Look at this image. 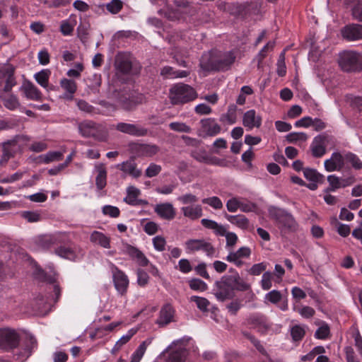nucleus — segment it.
<instances>
[{"mask_svg":"<svg viewBox=\"0 0 362 362\" xmlns=\"http://www.w3.org/2000/svg\"><path fill=\"white\" fill-rule=\"evenodd\" d=\"M177 200L184 205L180 211L185 218L192 221L199 219L203 216L202 207L199 204H194L198 201V197L191 193H187L179 196Z\"/></svg>","mask_w":362,"mask_h":362,"instance_id":"obj_1","label":"nucleus"},{"mask_svg":"<svg viewBox=\"0 0 362 362\" xmlns=\"http://www.w3.org/2000/svg\"><path fill=\"white\" fill-rule=\"evenodd\" d=\"M197 98L196 90L187 84L177 83L170 89V99L173 105L187 103Z\"/></svg>","mask_w":362,"mask_h":362,"instance_id":"obj_2","label":"nucleus"},{"mask_svg":"<svg viewBox=\"0 0 362 362\" xmlns=\"http://www.w3.org/2000/svg\"><path fill=\"white\" fill-rule=\"evenodd\" d=\"M339 64L344 71L362 69V55L354 51H344L339 54Z\"/></svg>","mask_w":362,"mask_h":362,"instance_id":"obj_3","label":"nucleus"},{"mask_svg":"<svg viewBox=\"0 0 362 362\" xmlns=\"http://www.w3.org/2000/svg\"><path fill=\"white\" fill-rule=\"evenodd\" d=\"M184 246L187 253H194L202 251L210 257H217L216 250L211 243L204 238L189 239L185 242Z\"/></svg>","mask_w":362,"mask_h":362,"instance_id":"obj_4","label":"nucleus"},{"mask_svg":"<svg viewBox=\"0 0 362 362\" xmlns=\"http://www.w3.org/2000/svg\"><path fill=\"white\" fill-rule=\"evenodd\" d=\"M213 291L219 301L223 302L234 297V288L227 276H223L219 281L215 282Z\"/></svg>","mask_w":362,"mask_h":362,"instance_id":"obj_5","label":"nucleus"},{"mask_svg":"<svg viewBox=\"0 0 362 362\" xmlns=\"http://www.w3.org/2000/svg\"><path fill=\"white\" fill-rule=\"evenodd\" d=\"M110 270L116 291L120 296H125L129 284L127 275L113 264H110Z\"/></svg>","mask_w":362,"mask_h":362,"instance_id":"obj_6","label":"nucleus"},{"mask_svg":"<svg viewBox=\"0 0 362 362\" xmlns=\"http://www.w3.org/2000/svg\"><path fill=\"white\" fill-rule=\"evenodd\" d=\"M19 339V335L13 329H0V348L2 349L8 351L17 347Z\"/></svg>","mask_w":362,"mask_h":362,"instance_id":"obj_7","label":"nucleus"},{"mask_svg":"<svg viewBox=\"0 0 362 362\" xmlns=\"http://www.w3.org/2000/svg\"><path fill=\"white\" fill-rule=\"evenodd\" d=\"M66 243L61 244L54 250V253L57 256L71 261H75L82 256V251L79 247Z\"/></svg>","mask_w":362,"mask_h":362,"instance_id":"obj_8","label":"nucleus"},{"mask_svg":"<svg viewBox=\"0 0 362 362\" xmlns=\"http://www.w3.org/2000/svg\"><path fill=\"white\" fill-rule=\"evenodd\" d=\"M180 341L173 342L165 351H163L160 357H165V354L170 351L168 355V362H183L187 356V351L185 348L179 346L176 347Z\"/></svg>","mask_w":362,"mask_h":362,"instance_id":"obj_9","label":"nucleus"},{"mask_svg":"<svg viewBox=\"0 0 362 362\" xmlns=\"http://www.w3.org/2000/svg\"><path fill=\"white\" fill-rule=\"evenodd\" d=\"M66 240H68L67 234L59 232L39 237L38 245L44 249H48L55 245L64 243Z\"/></svg>","mask_w":362,"mask_h":362,"instance_id":"obj_10","label":"nucleus"},{"mask_svg":"<svg viewBox=\"0 0 362 362\" xmlns=\"http://www.w3.org/2000/svg\"><path fill=\"white\" fill-rule=\"evenodd\" d=\"M132 150L139 157H153L160 152V148L151 143H136L132 144Z\"/></svg>","mask_w":362,"mask_h":362,"instance_id":"obj_11","label":"nucleus"},{"mask_svg":"<svg viewBox=\"0 0 362 362\" xmlns=\"http://www.w3.org/2000/svg\"><path fill=\"white\" fill-rule=\"evenodd\" d=\"M115 129L120 132L136 137L145 136L148 132L146 128L141 125L125 122L118 123Z\"/></svg>","mask_w":362,"mask_h":362,"instance_id":"obj_12","label":"nucleus"},{"mask_svg":"<svg viewBox=\"0 0 362 362\" xmlns=\"http://www.w3.org/2000/svg\"><path fill=\"white\" fill-rule=\"evenodd\" d=\"M235 54L233 51L221 52L216 50V71H226L235 62Z\"/></svg>","mask_w":362,"mask_h":362,"instance_id":"obj_13","label":"nucleus"},{"mask_svg":"<svg viewBox=\"0 0 362 362\" xmlns=\"http://www.w3.org/2000/svg\"><path fill=\"white\" fill-rule=\"evenodd\" d=\"M250 255V248L244 246L240 247L236 251H229L226 259L229 262L233 263L236 267H240L244 264L243 259L249 258Z\"/></svg>","mask_w":362,"mask_h":362,"instance_id":"obj_14","label":"nucleus"},{"mask_svg":"<svg viewBox=\"0 0 362 362\" xmlns=\"http://www.w3.org/2000/svg\"><path fill=\"white\" fill-rule=\"evenodd\" d=\"M344 154L334 152L331 157L324 162L325 168L327 172L340 171L344 166Z\"/></svg>","mask_w":362,"mask_h":362,"instance_id":"obj_15","label":"nucleus"},{"mask_svg":"<svg viewBox=\"0 0 362 362\" xmlns=\"http://www.w3.org/2000/svg\"><path fill=\"white\" fill-rule=\"evenodd\" d=\"M99 126L91 120H85L78 124V129L80 134L86 138L93 137L98 138V132L99 131ZM103 141V139H99Z\"/></svg>","mask_w":362,"mask_h":362,"instance_id":"obj_16","label":"nucleus"},{"mask_svg":"<svg viewBox=\"0 0 362 362\" xmlns=\"http://www.w3.org/2000/svg\"><path fill=\"white\" fill-rule=\"evenodd\" d=\"M247 324L251 328L262 334L266 333L270 328V324L263 315H252L247 319Z\"/></svg>","mask_w":362,"mask_h":362,"instance_id":"obj_17","label":"nucleus"},{"mask_svg":"<svg viewBox=\"0 0 362 362\" xmlns=\"http://www.w3.org/2000/svg\"><path fill=\"white\" fill-rule=\"evenodd\" d=\"M24 96L28 99L35 101L42 100V93L40 90L30 81H25L23 83L20 88Z\"/></svg>","mask_w":362,"mask_h":362,"instance_id":"obj_18","label":"nucleus"},{"mask_svg":"<svg viewBox=\"0 0 362 362\" xmlns=\"http://www.w3.org/2000/svg\"><path fill=\"white\" fill-rule=\"evenodd\" d=\"M243 124L249 130L259 128L262 125V117L256 114L255 110H250L243 115Z\"/></svg>","mask_w":362,"mask_h":362,"instance_id":"obj_19","label":"nucleus"},{"mask_svg":"<svg viewBox=\"0 0 362 362\" xmlns=\"http://www.w3.org/2000/svg\"><path fill=\"white\" fill-rule=\"evenodd\" d=\"M341 34L349 41L362 40V25H348L343 28Z\"/></svg>","mask_w":362,"mask_h":362,"instance_id":"obj_20","label":"nucleus"},{"mask_svg":"<svg viewBox=\"0 0 362 362\" xmlns=\"http://www.w3.org/2000/svg\"><path fill=\"white\" fill-rule=\"evenodd\" d=\"M123 251L125 254L129 255L132 259L136 260L140 266L145 267L148 264V259L145 256V255L138 248L129 244H126L124 246Z\"/></svg>","mask_w":362,"mask_h":362,"instance_id":"obj_21","label":"nucleus"},{"mask_svg":"<svg viewBox=\"0 0 362 362\" xmlns=\"http://www.w3.org/2000/svg\"><path fill=\"white\" fill-rule=\"evenodd\" d=\"M216 50H213L202 54L199 64L204 71H216Z\"/></svg>","mask_w":362,"mask_h":362,"instance_id":"obj_22","label":"nucleus"},{"mask_svg":"<svg viewBox=\"0 0 362 362\" xmlns=\"http://www.w3.org/2000/svg\"><path fill=\"white\" fill-rule=\"evenodd\" d=\"M154 211L162 218L173 220L176 215V211L173 204L169 202L156 204Z\"/></svg>","mask_w":362,"mask_h":362,"instance_id":"obj_23","label":"nucleus"},{"mask_svg":"<svg viewBox=\"0 0 362 362\" xmlns=\"http://www.w3.org/2000/svg\"><path fill=\"white\" fill-rule=\"evenodd\" d=\"M116 167L124 174L129 175L134 178H138L142 174L141 170L137 168L136 163L132 160H128L120 164H117Z\"/></svg>","mask_w":362,"mask_h":362,"instance_id":"obj_24","label":"nucleus"},{"mask_svg":"<svg viewBox=\"0 0 362 362\" xmlns=\"http://www.w3.org/2000/svg\"><path fill=\"white\" fill-rule=\"evenodd\" d=\"M175 8H171L166 12V17L172 21L180 19L182 14L187 13L189 11L187 2L175 0Z\"/></svg>","mask_w":362,"mask_h":362,"instance_id":"obj_25","label":"nucleus"},{"mask_svg":"<svg viewBox=\"0 0 362 362\" xmlns=\"http://www.w3.org/2000/svg\"><path fill=\"white\" fill-rule=\"evenodd\" d=\"M326 137L324 136H315L310 145L312 154L315 158H320L326 153Z\"/></svg>","mask_w":362,"mask_h":362,"instance_id":"obj_26","label":"nucleus"},{"mask_svg":"<svg viewBox=\"0 0 362 362\" xmlns=\"http://www.w3.org/2000/svg\"><path fill=\"white\" fill-rule=\"evenodd\" d=\"M174 313V309L170 305H165L160 311L159 317L156 320V324L161 327L167 325L173 320Z\"/></svg>","mask_w":362,"mask_h":362,"instance_id":"obj_27","label":"nucleus"},{"mask_svg":"<svg viewBox=\"0 0 362 362\" xmlns=\"http://www.w3.org/2000/svg\"><path fill=\"white\" fill-rule=\"evenodd\" d=\"M202 129L206 136H214L221 131V126L214 119L208 118L201 121Z\"/></svg>","mask_w":362,"mask_h":362,"instance_id":"obj_28","label":"nucleus"},{"mask_svg":"<svg viewBox=\"0 0 362 362\" xmlns=\"http://www.w3.org/2000/svg\"><path fill=\"white\" fill-rule=\"evenodd\" d=\"M60 86L65 90L62 98L68 100H73L74 95L77 90L76 83L73 80L64 78L60 81Z\"/></svg>","mask_w":362,"mask_h":362,"instance_id":"obj_29","label":"nucleus"},{"mask_svg":"<svg viewBox=\"0 0 362 362\" xmlns=\"http://www.w3.org/2000/svg\"><path fill=\"white\" fill-rule=\"evenodd\" d=\"M90 241L101 247L109 249L110 248V237L105 233L94 230L90 235Z\"/></svg>","mask_w":362,"mask_h":362,"instance_id":"obj_30","label":"nucleus"},{"mask_svg":"<svg viewBox=\"0 0 362 362\" xmlns=\"http://www.w3.org/2000/svg\"><path fill=\"white\" fill-rule=\"evenodd\" d=\"M237 110L238 108L235 105H229L227 112L220 116L219 121L228 125L235 124L238 119Z\"/></svg>","mask_w":362,"mask_h":362,"instance_id":"obj_31","label":"nucleus"},{"mask_svg":"<svg viewBox=\"0 0 362 362\" xmlns=\"http://www.w3.org/2000/svg\"><path fill=\"white\" fill-rule=\"evenodd\" d=\"M98 175L95 178V185L98 190H102L107 184V170L103 164H98L95 165Z\"/></svg>","mask_w":362,"mask_h":362,"instance_id":"obj_32","label":"nucleus"},{"mask_svg":"<svg viewBox=\"0 0 362 362\" xmlns=\"http://www.w3.org/2000/svg\"><path fill=\"white\" fill-rule=\"evenodd\" d=\"M224 216L230 223L235 225L240 228L247 229L249 226V221L244 215L233 216L226 214Z\"/></svg>","mask_w":362,"mask_h":362,"instance_id":"obj_33","label":"nucleus"},{"mask_svg":"<svg viewBox=\"0 0 362 362\" xmlns=\"http://www.w3.org/2000/svg\"><path fill=\"white\" fill-rule=\"evenodd\" d=\"M115 66L118 71L127 74L132 70V62L128 57L125 56H118L116 59Z\"/></svg>","mask_w":362,"mask_h":362,"instance_id":"obj_34","label":"nucleus"},{"mask_svg":"<svg viewBox=\"0 0 362 362\" xmlns=\"http://www.w3.org/2000/svg\"><path fill=\"white\" fill-rule=\"evenodd\" d=\"M50 71L49 69H43L34 75V78L42 87L46 88L47 90H53V86L49 87V78L50 76Z\"/></svg>","mask_w":362,"mask_h":362,"instance_id":"obj_35","label":"nucleus"},{"mask_svg":"<svg viewBox=\"0 0 362 362\" xmlns=\"http://www.w3.org/2000/svg\"><path fill=\"white\" fill-rule=\"evenodd\" d=\"M140 194L141 192L138 188L134 186H129L127 188V196L124 198V201L129 205H136L139 203L137 198Z\"/></svg>","mask_w":362,"mask_h":362,"instance_id":"obj_36","label":"nucleus"},{"mask_svg":"<svg viewBox=\"0 0 362 362\" xmlns=\"http://www.w3.org/2000/svg\"><path fill=\"white\" fill-rule=\"evenodd\" d=\"M76 18L75 16H70L69 19L63 21L60 25V31L64 35H70L72 34L74 27L76 25Z\"/></svg>","mask_w":362,"mask_h":362,"instance_id":"obj_37","label":"nucleus"},{"mask_svg":"<svg viewBox=\"0 0 362 362\" xmlns=\"http://www.w3.org/2000/svg\"><path fill=\"white\" fill-rule=\"evenodd\" d=\"M202 225L208 228L214 230V233L216 235H220L224 234V228L225 226L218 223L215 221L207 219V218H203L201 221Z\"/></svg>","mask_w":362,"mask_h":362,"instance_id":"obj_38","label":"nucleus"},{"mask_svg":"<svg viewBox=\"0 0 362 362\" xmlns=\"http://www.w3.org/2000/svg\"><path fill=\"white\" fill-rule=\"evenodd\" d=\"M64 152L61 151H49L45 154L39 156L40 162L45 164H48L54 161H59L62 160Z\"/></svg>","mask_w":362,"mask_h":362,"instance_id":"obj_39","label":"nucleus"},{"mask_svg":"<svg viewBox=\"0 0 362 362\" xmlns=\"http://www.w3.org/2000/svg\"><path fill=\"white\" fill-rule=\"evenodd\" d=\"M160 74L166 78H176L187 76L188 72L186 71H175L170 66H165L161 69Z\"/></svg>","mask_w":362,"mask_h":362,"instance_id":"obj_40","label":"nucleus"},{"mask_svg":"<svg viewBox=\"0 0 362 362\" xmlns=\"http://www.w3.org/2000/svg\"><path fill=\"white\" fill-rule=\"evenodd\" d=\"M4 105L10 110H15L21 107V103L16 95L9 94L2 98Z\"/></svg>","mask_w":362,"mask_h":362,"instance_id":"obj_41","label":"nucleus"},{"mask_svg":"<svg viewBox=\"0 0 362 362\" xmlns=\"http://www.w3.org/2000/svg\"><path fill=\"white\" fill-rule=\"evenodd\" d=\"M137 332V329L132 328L129 329L126 334L123 335L115 344L112 352L118 351L124 344H126L131 338Z\"/></svg>","mask_w":362,"mask_h":362,"instance_id":"obj_42","label":"nucleus"},{"mask_svg":"<svg viewBox=\"0 0 362 362\" xmlns=\"http://www.w3.org/2000/svg\"><path fill=\"white\" fill-rule=\"evenodd\" d=\"M283 227L291 230L295 231L298 228V223L294 219L293 216L286 212L284 218L279 222Z\"/></svg>","mask_w":362,"mask_h":362,"instance_id":"obj_43","label":"nucleus"},{"mask_svg":"<svg viewBox=\"0 0 362 362\" xmlns=\"http://www.w3.org/2000/svg\"><path fill=\"white\" fill-rule=\"evenodd\" d=\"M37 346V340L33 336L26 338L23 352L21 354V359L27 358L31 354L32 350Z\"/></svg>","mask_w":362,"mask_h":362,"instance_id":"obj_44","label":"nucleus"},{"mask_svg":"<svg viewBox=\"0 0 362 362\" xmlns=\"http://www.w3.org/2000/svg\"><path fill=\"white\" fill-rule=\"evenodd\" d=\"M344 161L345 163H350L356 170H360L362 168V161L356 154L353 153H346L344 154Z\"/></svg>","mask_w":362,"mask_h":362,"instance_id":"obj_45","label":"nucleus"},{"mask_svg":"<svg viewBox=\"0 0 362 362\" xmlns=\"http://www.w3.org/2000/svg\"><path fill=\"white\" fill-rule=\"evenodd\" d=\"M189 288L196 291L203 292L207 290V284L202 280L197 278L192 279L189 281Z\"/></svg>","mask_w":362,"mask_h":362,"instance_id":"obj_46","label":"nucleus"},{"mask_svg":"<svg viewBox=\"0 0 362 362\" xmlns=\"http://www.w3.org/2000/svg\"><path fill=\"white\" fill-rule=\"evenodd\" d=\"M190 300L196 303L197 307L202 312L208 311L210 302L204 297L193 296L190 298Z\"/></svg>","mask_w":362,"mask_h":362,"instance_id":"obj_47","label":"nucleus"},{"mask_svg":"<svg viewBox=\"0 0 362 362\" xmlns=\"http://www.w3.org/2000/svg\"><path fill=\"white\" fill-rule=\"evenodd\" d=\"M220 236H225L226 239V247L227 248L232 249L236 245L238 238L235 233L227 231L226 228H224V234L220 235Z\"/></svg>","mask_w":362,"mask_h":362,"instance_id":"obj_48","label":"nucleus"},{"mask_svg":"<svg viewBox=\"0 0 362 362\" xmlns=\"http://www.w3.org/2000/svg\"><path fill=\"white\" fill-rule=\"evenodd\" d=\"M203 204H208L216 210H219L223 208V203L220 198L214 196L208 198H204L202 200Z\"/></svg>","mask_w":362,"mask_h":362,"instance_id":"obj_49","label":"nucleus"},{"mask_svg":"<svg viewBox=\"0 0 362 362\" xmlns=\"http://www.w3.org/2000/svg\"><path fill=\"white\" fill-rule=\"evenodd\" d=\"M170 129L177 132L190 133L192 129L189 126L183 122H174L169 124Z\"/></svg>","mask_w":362,"mask_h":362,"instance_id":"obj_50","label":"nucleus"},{"mask_svg":"<svg viewBox=\"0 0 362 362\" xmlns=\"http://www.w3.org/2000/svg\"><path fill=\"white\" fill-rule=\"evenodd\" d=\"M276 72L279 76H284L286 74V66L285 64V52H282L277 61Z\"/></svg>","mask_w":362,"mask_h":362,"instance_id":"obj_51","label":"nucleus"},{"mask_svg":"<svg viewBox=\"0 0 362 362\" xmlns=\"http://www.w3.org/2000/svg\"><path fill=\"white\" fill-rule=\"evenodd\" d=\"M272 278L273 275L269 272H266L263 274L261 280L262 288L264 291L269 290L272 286Z\"/></svg>","mask_w":362,"mask_h":362,"instance_id":"obj_52","label":"nucleus"},{"mask_svg":"<svg viewBox=\"0 0 362 362\" xmlns=\"http://www.w3.org/2000/svg\"><path fill=\"white\" fill-rule=\"evenodd\" d=\"M286 139L290 143L305 141L308 139V136L305 133L303 132H292L286 136Z\"/></svg>","mask_w":362,"mask_h":362,"instance_id":"obj_53","label":"nucleus"},{"mask_svg":"<svg viewBox=\"0 0 362 362\" xmlns=\"http://www.w3.org/2000/svg\"><path fill=\"white\" fill-rule=\"evenodd\" d=\"M22 217L30 223H35L41 221L42 216L37 211H25L22 212Z\"/></svg>","mask_w":362,"mask_h":362,"instance_id":"obj_54","label":"nucleus"},{"mask_svg":"<svg viewBox=\"0 0 362 362\" xmlns=\"http://www.w3.org/2000/svg\"><path fill=\"white\" fill-rule=\"evenodd\" d=\"M152 242L156 250L163 252L165 250L166 240L164 237L156 235L153 238Z\"/></svg>","mask_w":362,"mask_h":362,"instance_id":"obj_55","label":"nucleus"},{"mask_svg":"<svg viewBox=\"0 0 362 362\" xmlns=\"http://www.w3.org/2000/svg\"><path fill=\"white\" fill-rule=\"evenodd\" d=\"M330 334L329 327L323 323L315 332V337L320 339H325Z\"/></svg>","mask_w":362,"mask_h":362,"instance_id":"obj_56","label":"nucleus"},{"mask_svg":"<svg viewBox=\"0 0 362 362\" xmlns=\"http://www.w3.org/2000/svg\"><path fill=\"white\" fill-rule=\"evenodd\" d=\"M287 211L275 206H271L269 209V216L272 218L276 220L278 222H279L282 218H284V216L286 214Z\"/></svg>","mask_w":362,"mask_h":362,"instance_id":"obj_57","label":"nucleus"},{"mask_svg":"<svg viewBox=\"0 0 362 362\" xmlns=\"http://www.w3.org/2000/svg\"><path fill=\"white\" fill-rule=\"evenodd\" d=\"M76 105L78 109L87 114L95 113V107L83 100H77Z\"/></svg>","mask_w":362,"mask_h":362,"instance_id":"obj_58","label":"nucleus"},{"mask_svg":"<svg viewBox=\"0 0 362 362\" xmlns=\"http://www.w3.org/2000/svg\"><path fill=\"white\" fill-rule=\"evenodd\" d=\"M327 181L329 184V187L327 191H335L336 189L341 188V178L334 175H330L327 177Z\"/></svg>","mask_w":362,"mask_h":362,"instance_id":"obj_59","label":"nucleus"},{"mask_svg":"<svg viewBox=\"0 0 362 362\" xmlns=\"http://www.w3.org/2000/svg\"><path fill=\"white\" fill-rule=\"evenodd\" d=\"M162 170L160 165L151 163L145 170V175L147 177H153L158 175Z\"/></svg>","mask_w":362,"mask_h":362,"instance_id":"obj_60","label":"nucleus"},{"mask_svg":"<svg viewBox=\"0 0 362 362\" xmlns=\"http://www.w3.org/2000/svg\"><path fill=\"white\" fill-rule=\"evenodd\" d=\"M103 214L112 218H117L120 214V211L117 206L105 205L102 209Z\"/></svg>","mask_w":362,"mask_h":362,"instance_id":"obj_61","label":"nucleus"},{"mask_svg":"<svg viewBox=\"0 0 362 362\" xmlns=\"http://www.w3.org/2000/svg\"><path fill=\"white\" fill-rule=\"evenodd\" d=\"M192 156L200 163H207L209 156L206 151L203 149H197L192 152Z\"/></svg>","mask_w":362,"mask_h":362,"instance_id":"obj_62","label":"nucleus"},{"mask_svg":"<svg viewBox=\"0 0 362 362\" xmlns=\"http://www.w3.org/2000/svg\"><path fill=\"white\" fill-rule=\"evenodd\" d=\"M106 8L111 13L116 14L122 8V3L119 0H113L106 5Z\"/></svg>","mask_w":362,"mask_h":362,"instance_id":"obj_63","label":"nucleus"},{"mask_svg":"<svg viewBox=\"0 0 362 362\" xmlns=\"http://www.w3.org/2000/svg\"><path fill=\"white\" fill-rule=\"evenodd\" d=\"M267 269V264L261 262L253 264L251 268L248 270V273L253 276H258L262 274Z\"/></svg>","mask_w":362,"mask_h":362,"instance_id":"obj_64","label":"nucleus"}]
</instances>
